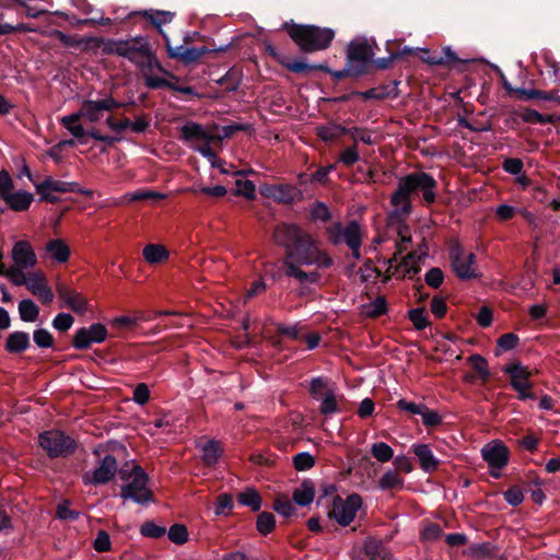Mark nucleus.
Instances as JSON below:
<instances>
[{"label": "nucleus", "mask_w": 560, "mask_h": 560, "mask_svg": "<svg viewBox=\"0 0 560 560\" xmlns=\"http://www.w3.org/2000/svg\"><path fill=\"white\" fill-rule=\"evenodd\" d=\"M273 237L285 248L284 273L300 284H317L322 275L317 270L305 271L303 266L328 269L334 265L332 257L320 248L318 241L296 224H281L275 229Z\"/></svg>", "instance_id": "nucleus-1"}, {"label": "nucleus", "mask_w": 560, "mask_h": 560, "mask_svg": "<svg viewBox=\"0 0 560 560\" xmlns=\"http://www.w3.org/2000/svg\"><path fill=\"white\" fill-rule=\"evenodd\" d=\"M438 182L423 172H412L398 178L397 187L390 196L393 215L406 218L412 212V198L420 196L425 205H432L436 200Z\"/></svg>", "instance_id": "nucleus-2"}, {"label": "nucleus", "mask_w": 560, "mask_h": 560, "mask_svg": "<svg viewBox=\"0 0 560 560\" xmlns=\"http://www.w3.org/2000/svg\"><path fill=\"white\" fill-rule=\"evenodd\" d=\"M285 28L291 39L304 52L324 50L335 38V31L329 27L292 24Z\"/></svg>", "instance_id": "nucleus-3"}, {"label": "nucleus", "mask_w": 560, "mask_h": 560, "mask_svg": "<svg viewBox=\"0 0 560 560\" xmlns=\"http://www.w3.org/2000/svg\"><path fill=\"white\" fill-rule=\"evenodd\" d=\"M148 59L149 60H144L140 66L137 67L143 77L144 84L147 88L151 90L167 88L186 95L195 94V90L192 86H179L172 83L166 78L160 75L163 74L170 79H174L176 81L178 80V78L175 74H173L172 72L167 71L162 67L155 52L152 55V59L150 57Z\"/></svg>", "instance_id": "nucleus-4"}, {"label": "nucleus", "mask_w": 560, "mask_h": 560, "mask_svg": "<svg viewBox=\"0 0 560 560\" xmlns=\"http://www.w3.org/2000/svg\"><path fill=\"white\" fill-rule=\"evenodd\" d=\"M119 477L127 481L120 489L122 499H130L138 504L153 501V492L148 488L149 476L141 466L133 465L130 471L121 469Z\"/></svg>", "instance_id": "nucleus-5"}, {"label": "nucleus", "mask_w": 560, "mask_h": 560, "mask_svg": "<svg viewBox=\"0 0 560 560\" xmlns=\"http://www.w3.org/2000/svg\"><path fill=\"white\" fill-rule=\"evenodd\" d=\"M38 443L49 458L67 457L78 447L74 439L59 430L44 431L38 436Z\"/></svg>", "instance_id": "nucleus-6"}, {"label": "nucleus", "mask_w": 560, "mask_h": 560, "mask_svg": "<svg viewBox=\"0 0 560 560\" xmlns=\"http://www.w3.org/2000/svg\"><path fill=\"white\" fill-rule=\"evenodd\" d=\"M503 372L510 376V385L517 393V399H536L530 382L535 374L533 371L520 362H512L503 368Z\"/></svg>", "instance_id": "nucleus-7"}, {"label": "nucleus", "mask_w": 560, "mask_h": 560, "mask_svg": "<svg viewBox=\"0 0 560 560\" xmlns=\"http://www.w3.org/2000/svg\"><path fill=\"white\" fill-rule=\"evenodd\" d=\"M362 504L363 500L358 493H352L346 499L335 495L332 506L328 511V517L335 520L340 526L346 527L354 521Z\"/></svg>", "instance_id": "nucleus-8"}, {"label": "nucleus", "mask_w": 560, "mask_h": 560, "mask_svg": "<svg viewBox=\"0 0 560 560\" xmlns=\"http://www.w3.org/2000/svg\"><path fill=\"white\" fill-rule=\"evenodd\" d=\"M374 56L373 47L368 40H352L347 48V63L352 77H360L368 72Z\"/></svg>", "instance_id": "nucleus-9"}, {"label": "nucleus", "mask_w": 560, "mask_h": 560, "mask_svg": "<svg viewBox=\"0 0 560 560\" xmlns=\"http://www.w3.org/2000/svg\"><path fill=\"white\" fill-rule=\"evenodd\" d=\"M481 455L488 464L490 476L497 479L500 478L501 470L510 459L509 447L502 441L493 440L482 447Z\"/></svg>", "instance_id": "nucleus-10"}, {"label": "nucleus", "mask_w": 560, "mask_h": 560, "mask_svg": "<svg viewBox=\"0 0 560 560\" xmlns=\"http://www.w3.org/2000/svg\"><path fill=\"white\" fill-rule=\"evenodd\" d=\"M121 106L122 104L113 96L101 100H84L79 108V115L86 122L96 124L104 118L105 113H112Z\"/></svg>", "instance_id": "nucleus-11"}, {"label": "nucleus", "mask_w": 560, "mask_h": 560, "mask_svg": "<svg viewBox=\"0 0 560 560\" xmlns=\"http://www.w3.org/2000/svg\"><path fill=\"white\" fill-rule=\"evenodd\" d=\"M329 242L337 246L345 243L348 247L362 243V229L357 221H351L347 225L341 222H335L326 230Z\"/></svg>", "instance_id": "nucleus-12"}, {"label": "nucleus", "mask_w": 560, "mask_h": 560, "mask_svg": "<svg viewBox=\"0 0 560 560\" xmlns=\"http://www.w3.org/2000/svg\"><path fill=\"white\" fill-rule=\"evenodd\" d=\"M152 46L144 36H135L122 39L120 57L128 59L136 67L140 66L144 60L152 59Z\"/></svg>", "instance_id": "nucleus-13"}, {"label": "nucleus", "mask_w": 560, "mask_h": 560, "mask_svg": "<svg viewBox=\"0 0 560 560\" xmlns=\"http://www.w3.org/2000/svg\"><path fill=\"white\" fill-rule=\"evenodd\" d=\"M452 268L460 280H470L479 277L476 265V255L465 254L460 246H455L450 253Z\"/></svg>", "instance_id": "nucleus-14"}, {"label": "nucleus", "mask_w": 560, "mask_h": 560, "mask_svg": "<svg viewBox=\"0 0 560 560\" xmlns=\"http://www.w3.org/2000/svg\"><path fill=\"white\" fill-rule=\"evenodd\" d=\"M107 328L101 323H94L89 327L79 328L72 338V346L78 350H85L92 343H101L106 340Z\"/></svg>", "instance_id": "nucleus-15"}, {"label": "nucleus", "mask_w": 560, "mask_h": 560, "mask_svg": "<svg viewBox=\"0 0 560 560\" xmlns=\"http://www.w3.org/2000/svg\"><path fill=\"white\" fill-rule=\"evenodd\" d=\"M56 291L59 300L62 302L61 307H68L75 314L83 315L89 311V301L79 291L65 283H57Z\"/></svg>", "instance_id": "nucleus-16"}, {"label": "nucleus", "mask_w": 560, "mask_h": 560, "mask_svg": "<svg viewBox=\"0 0 560 560\" xmlns=\"http://www.w3.org/2000/svg\"><path fill=\"white\" fill-rule=\"evenodd\" d=\"M117 472V459L114 455H106L100 465L92 471L83 475L85 485H105L109 482Z\"/></svg>", "instance_id": "nucleus-17"}, {"label": "nucleus", "mask_w": 560, "mask_h": 560, "mask_svg": "<svg viewBox=\"0 0 560 560\" xmlns=\"http://www.w3.org/2000/svg\"><path fill=\"white\" fill-rule=\"evenodd\" d=\"M77 183L63 182L46 177L43 182L35 185L36 192L40 199L50 203H56L59 198L54 192H73L75 191Z\"/></svg>", "instance_id": "nucleus-18"}, {"label": "nucleus", "mask_w": 560, "mask_h": 560, "mask_svg": "<svg viewBox=\"0 0 560 560\" xmlns=\"http://www.w3.org/2000/svg\"><path fill=\"white\" fill-rule=\"evenodd\" d=\"M167 56L172 59L179 60L186 65L199 60L202 56L212 51H224L225 48L209 49L207 46L202 47H185L184 45L172 47L170 40H166Z\"/></svg>", "instance_id": "nucleus-19"}, {"label": "nucleus", "mask_w": 560, "mask_h": 560, "mask_svg": "<svg viewBox=\"0 0 560 560\" xmlns=\"http://www.w3.org/2000/svg\"><path fill=\"white\" fill-rule=\"evenodd\" d=\"M13 265L21 268H34L37 265V256L31 243L25 240L18 241L11 249Z\"/></svg>", "instance_id": "nucleus-20"}, {"label": "nucleus", "mask_w": 560, "mask_h": 560, "mask_svg": "<svg viewBox=\"0 0 560 560\" xmlns=\"http://www.w3.org/2000/svg\"><path fill=\"white\" fill-rule=\"evenodd\" d=\"M265 51L284 68L294 73H306L317 68L301 60H291L288 57H282L271 43H265Z\"/></svg>", "instance_id": "nucleus-21"}, {"label": "nucleus", "mask_w": 560, "mask_h": 560, "mask_svg": "<svg viewBox=\"0 0 560 560\" xmlns=\"http://www.w3.org/2000/svg\"><path fill=\"white\" fill-rule=\"evenodd\" d=\"M133 14L140 15L143 19H145L159 32V34L163 37L165 43L166 40H168V37L163 32L162 26L164 24H168L172 22L175 15L173 12L150 9L135 12Z\"/></svg>", "instance_id": "nucleus-22"}, {"label": "nucleus", "mask_w": 560, "mask_h": 560, "mask_svg": "<svg viewBox=\"0 0 560 560\" xmlns=\"http://www.w3.org/2000/svg\"><path fill=\"white\" fill-rule=\"evenodd\" d=\"M357 560H392V555L383 542L369 538L364 541L361 555Z\"/></svg>", "instance_id": "nucleus-23"}, {"label": "nucleus", "mask_w": 560, "mask_h": 560, "mask_svg": "<svg viewBox=\"0 0 560 560\" xmlns=\"http://www.w3.org/2000/svg\"><path fill=\"white\" fill-rule=\"evenodd\" d=\"M412 452L424 471L433 472L439 468V460L434 457L428 444H413Z\"/></svg>", "instance_id": "nucleus-24"}, {"label": "nucleus", "mask_w": 560, "mask_h": 560, "mask_svg": "<svg viewBox=\"0 0 560 560\" xmlns=\"http://www.w3.org/2000/svg\"><path fill=\"white\" fill-rule=\"evenodd\" d=\"M85 48H102L104 55L120 57L122 39H104L103 37H84Z\"/></svg>", "instance_id": "nucleus-25"}, {"label": "nucleus", "mask_w": 560, "mask_h": 560, "mask_svg": "<svg viewBox=\"0 0 560 560\" xmlns=\"http://www.w3.org/2000/svg\"><path fill=\"white\" fill-rule=\"evenodd\" d=\"M45 250L52 260L59 264L67 262L71 254L70 247L61 238L49 240L45 245Z\"/></svg>", "instance_id": "nucleus-26"}, {"label": "nucleus", "mask_w": 560, "mask_h": 560, "mask_svg": "<svg viewBox=\"0 0 560 560\" xmlns=\"http://www.w3.org/2000/svg\"><path fill=\"white\" fill-rule=\"evenodd\" d=\"M8 207L16 212L26 211L32 205L34 197L31 192L25 190H19L16 192H11L4 199H2Z\"/></svg>", "instance_id": "nucleus-27"}, {"label": "nucleus", "mask_w": 560, "mask_h": 560, "mask_svg": "<svg viewBox=\"0 0 560 560\" xmlns=\"http://www.w3.org/2000/svg\"><path fill=\"white\" fill-rule=\"evenodd\" d=\"M30 347V336L25 331H13L9 334L4 349L8 353L19 354Z\"/></svg>", "instance_id": "nucleus-28"}, {"label": "nucleus", "mask_w": 560, "mask_h": 560, "mask_svg": "<svg viewBox=\"0 0 560 560\" xmlns=\"http://www.w3.org/2000/svg\"><path fill=\"white\" fill-rule=\"evenodd\" d=\"M180 137L185 141L203 140L211 142L213 136L205 130V128L197 122H187L180 128Z\"/></svg>", "instance_id": "nucleus-29"}, {"label": "nucleus", "mask_w": 560, "mask_h": 560, "mask_svg": "<svg viewBox=\"0 0 560 560\" xmlns=\"http://www.w3.org/2000/svg\"><path fill=\"white\" fill-rule=\"evenodd\" d=\"M295 188L291 185H269L262 190L267 197H271L277 201L289 203L294 199Z\"/></svg>", "instance_id": "nucleus-30"}, {"label": "nucleus", "mask_w": 560, "mask_h": 560, "mask_svg": "<svg viewBox=\"0 0 560 560\" xmlns=\"http://www.w3.org/2000/svg\"><path fill=\"white\" fill-rule=\"evenodd\" d=\"M142 256L148 264L158 265L166 261L170 253L162 244H148L142 249Z\"/></svg>", "instance_id": "nucleus-31"}, {"label": "nucleus", "mask_w": 560, "mask_h": 560, "mask_svg": "<svg viewBox=\"0 0 560 560\" xmlns=\"http://www.w3.org/2000/svg\"><path fill=\"white\" fill-rule=\"evenodd\" d=\"M515 95L522 101L542 100L553 101L560 104V96L555 91H541L537 89H516Z\"/></svg>", "instance_id": "nucleus-32"}, {"label": "nucleus", "mask_w": 560, "mask_h": 560, "mask_svg": "<svg viewBox=\"0 0 560 560\" xmlns=\"http://www.w3.org/2000/svg\"><path fill=\"white\" fill-rule=\"evenodd\" d=\"M201 459L205 465L214 466L223 453V448L219 441L209 440L201 446Z\"/></svg>", "instance_id": "nucleus-33"}, {"label": "nucleus", "mask_w": 560, "mask_h": 560, "mask_svg": "<svg viewBox=\"0 0 560 560\" xmlns=\"http://www.w3.org/2000/svg\"><path fill=\"white\" fill-rule=\"evenodd\" d=\"M80 119L82 116L79 115V110L77 113L63 116L60 119L61 126H63L74 138L81 139L84 136H88V130L84 129L83 125L80 124Z\"/></svg>", "instance_id": "nucleus-34"}, {"label": "nucleus", "mask_w": 560, "mask_h": 560, "mask_svg": "<svg viewBox=\"0 0 560 560\" xmlns=\"http://www.w3.org/2000/svg\"><path fill=\"white\" fill-rule=\"evenodd\" d=\"M237 502L241 505L248 506L253 512H257L261 508V497L255 488H246L237 494Z\"/></svg>", "instance_id": "nucleus-35"}, {"label": "nucleus", "mask_w": 560, "mask_h": 560, "mask_svg": "<svg viewBox=\"0 0 560 560\" xmlns=\"http://www.w3.org/2000/svg\"><path fill=\"white\" fill-rule=\"evenodd\" d=\"M347 133L348 128L336 124L318 126L316 128L317 137L324 142H331L338 139L340 136Z\"/></svg>", "instance_id": "nucleus-36"}, {"label": "nucleus", "mask_w": 560, "mask_h": 560, "mask_svg": "<svg viewBox=\"0 0 560 560\" xmlns=\"http://www.w3.org/2000/svg\"><path fill=\"white\" fill-rule=\"evenodd\" d=\"M425 61L432 66H454L460 60L450 47H445L441 52L431 55Z\"/></svg>", "instance_id": "nucleus-37"}, {"label": "nucleus", "mask_w": 560, "mask_h": 560, "mask_svg": "<svg viewBox=\"0 0 560 560\" xmlns=\"http://www.w3.org/2000/svg\"><path fill=\"white\" fill-rule=\"evenodd\" d=\"M420 271V267L415 262V255L408 254L400 264L395 266L393 275H399L401 278H412Z\"/></svg>", "instance_id": "nucleus-38"}, {"label": "nucleus", "mask_w": 560, "mask_h": 560, "mask_svg": "<svg viewBox=\"0 0 560 560\" xmlns=\"http://www.w3.org/2000/svg\"><path fill=\"white\" fill-rule=\"evenodd\" d=\"M332 390L335 389L329 386L328 381L322 376L313 377L310 381L308 393L315 400H320L328 392Z\"/></svg>", "instance_id": "nucleus-39"}, {"label": "nucleus", "mask_w": 560, "mask_h": 560, "mask_svg": "<svg viewBox=\"0 0 560 560\" xmlns=\"http://www.w3.org/2000/svg\"><path fill=\"white\" fill-rule=\"evenodd\" d=\"M315 497V489L314 487L307 482L304 481L300 488L295 489L293 492V500L296 504L301 506H306L314 500Z\"/></svg>", "instance_id": "nucleus-40"}, {"label": "nucleus", "mask_w": 560, "mask_h": 560, "mask_svg": "<svg viewBox=\"0 0 560 560\" xmlns=\"http://www.w3.org/2000/svg\"><path fill=\"white\" fill-rule=\"evenodd\" d=\"M19 313L23 322L33 323L39 315V308L32 300L25 299L19 303Z\"/></svg>", "instance_id": "nucleus-41"}, {"label": "nucleus", "mask_w": 560, "mask_h": 560, "mask_svg": "<svg viewBox=\"0 0 560 560\" xmlns=\"http://www.w3.org/2000/svg\"><path fill=\"white\" fill-rule=\"evenodd\" d=\"M378 487L382 490L401 489L404 479L398 471L388 470L378 480Z\"/></svg>", "instance_id": "nucleus-42"}, {"label": "nucleus", "mask_w": 560, "mask_h": 560, "mask_svg": "<svg viewBox=\"0 0 560 560\" xmlns=\"http://www.w3.org/2000/svg\"><path fill=\"white\" fill-rule=\"evenodd\" d=\"M319 405V412L323 416H331L340 411L339 402L336 396V392H328L325 397H323Z\"/></svg>", "instance_id": "nucleus-43"}, {"label": "nucleus", "mask_w": 560, "mask_h": 560, "mask_svg": "<svg viewBox=\"0 0 560 560\" xmlns=\"http://www.w3.org/2000/svg\"><path fill=\"white\" fill-rule=\"evenodd\" d=\"M407 317L417 330H423L430 325L429 316L424 307L409 310Z\"/></svg>", "instance_id": "nucleus-44"}, {"label": "nucleus", "mask_w": 560, "mask_h": 560, "mask_svg": "<svg viewBox=\"0 0 560 560\" xmlns=\"http://www.w3.org/2000/svg\"><path fill=\"white\" fill-rule=\"evenodd\" d=\"M234 195L244 197L247 200H254L256 198V186L249 179L237 178L235 180Z\"/></svg>", "instance_id": "nucleus-45"}, {"label": "nucleus", "mask_w": 560, "mask_h": 560, "mask_svg": "<svg viewBox=\"0 0 560 560\" xmlns=\"http://www.w3.org/2000/svg\"><path fill=\"white\" fill-rule=\"evenodd\" d=\"M371 454L376 460L387 463L393 458L394 451L387 443L376 442L371 446Z\"/></svg>", "instance_id": "nucleus-46"}, {"label": "nucleus", "mask_w": 560, "mask_h": 560, "mask_svg": "<svg viewBox=\"0 0 560 560\" xmlns=\"http://www.w3.org/2000/svg\"><path fill=\"white\" fill-rule=\"evenodd\" d=\"M275 526L276 521L272 513L264 511L257 516L256 528L261 535L267 536L275 529Z\"/></svg>", "instance_id": "nucleus-47"}, {"label": "nucleus", "mask_w": 560, "mask_h": 560, "mask_svg": "<svg viewBox=\"0 0 560 560\" xmlns=\"http://www.w3.org/2000/svg\"><path fill=\"white\" fill-rule=\"evenodd\" d=\"M468 361L471 364L472 369L478 373L480 380L483 382L488 381L490 377V372L488 368V361L480 354H471L468 357Z\"/></svg>", "instance_id": "nucleus-48"}, {"label": "nucleus", "mask_w": 560, "mask_h": 560, "mask_svg": "<svg viewBox=\"0 0 560 560\" xmlns=\"http://www.w3.org/2000/svg\"><path fill=\"white\" fill-rule=\"evenodd\" d=\"M292 463H293V467L295 468V470L305 471V470L313 468L315 466L316 460L312 454H310L307 452H302V453L295 454L292 457Z\"/></svg>", "instance_id": "nucleus-49"}, {"label": "nucleus", "mask_w": 560, "mask_h": 560, "mask_svg": "<svg viewBox=\"0 0 560 560\" xmlns=\"http://www.w3.org/2000/svg\"><path fill=\"white\" fill-rule=\"evenodd\" d=\"M28 268H21L19 266L12 265L8 269L3 271V276L7 277L14 285H26L27 276L24 273V270Z\"/></svg>", "instance_id": "nucleus-50"}, {"label": "nucleus", "mask_w": 560, "mask_h": 560, "mask_svg": "<svg viewBox=\"0 0 560 560\" xmlns=\"http://www.w3.org/2000/svg\"><path fill=\"white\" fill-rule=\"evenodd\" d=\"M360 281L362 283L374 281L381 276L378 268L374 266L371 259H366L363 265L359 268Z\"/></svg>", "instance_id": "nucleus-51"}, {"label": "nucleus", "mask_w": 560, "mask_h": 560, "mask_svg": "<svg viewBox=\"0 0 560 560\" xmlns=\"http://www.w3.org/2000/svg\"><path fill=\"white\" fill-rule=\"evenodd\" d=\"M233 509V497L230 493H221L214 504L215 515H229Z\"/></svg>", "instance_id": "nucleus-52"}, {"label": "nucleus", "mask_w": 560, "mask_h": 560, "mask_svg": "<svg viewBox=\"0 0 560 560\" xmlns=\"http://www.w3.org/2000/svg\"><path fill=\"white\" fill-rule=\"evenodd\" d=\"M168 539L177 545H183L188 540V530L187 527L183 524H174L170 527Z\"/></svg>", "instance_id": "nucleus-53"}, {"label": "nucleus", "mask_w": 560, "mask_h": 560, "mask_svg": "<svg viewBox=\"0 0 560 560\" xmlns=\"http://www.w3.org/2000/svg\"><path fill=\"white\" fill-rule=\"evenodd\" d=\"M360 160V154L357 144H352L340 152L338 162L345 166L350 167Z\"/></svg>", "instance_id": "nucleus-54"}, {"label": "nucleus", "mask_w": 560, "mask_h": 560, "mask_svg": "<svg viewBox=\"0 0 560 560\" xmlns=\"http://www.w3.org/2000/svg\"><path fill=\"white\" fill-rule=\"evenodd\" d=\"M140 533L144 537L160 538L165 535L166 528L163 526L156 525L152 521H147L141 525Z\"/></svg>", "instance_id": "nucleus-55"}, {"label": "nucleus", "mask_w": 560, "mask_h": 560, "mask_svg": "<svg viewBox=\"0 0 560 560\" xmlns=\"http://www.w3.org/2000/svg\"><path fill=\"white\" fill-rule=\"evenodd\" d=\"M521 118L524 122L528 124H547L551 122L552 118L551 116H545L540 114L539 112L530 108H526L522 114Z\"/></svg>", "instance_id": "nucleus-56"}, {"label": "nucleus", "mask_w": 560, "mask_h": 560, "mask_svg": "<svg viewBox=\"0 0 560 560\" xmlns=\"http://www.w3.org/2000/svg\"><path fill=\"white\" fill-rule=\"evenodd\" d=\"M347 135L351 136V138L353 140V144H357V145H358L359 141H361L365 144L374 143V140L372 139L371 131H369L368 129H364V128H360V127L348 128Z\"/></svg>", "instance_id": "nucleus-57"}, {"label": "nucleus", "mask_w": 560, "mask_h": 560, "mask_svg": "<svg viewBox=\"0 0 560 560\" xmlns=\"http://www.w3.org/2000/svg\"><path fill=\"white\" fill-rule=\"evenodd\" d=\"M358 95L363 100H385L392 96L387 86L372 88L364 92H358Z\"/></svg>", "instance_id": "nucleus-58"}, {"label": "nucleus", "mask_w": 560, "mask_h": 560, "mask_svg": "<svg viewBox=\"0 0 560 560\" xmlns=\"http://www.w3.org/2000/svg\"><path fill=\"white\" fill-rule=\"evenodd\" d=\"M422 417V423L427 428L438 427L442 423V417L438 411L430 409L427 405L422 408L420 413Z\"/></svg>", "instance_id": "nucleus-59"}, {"label": "nucleus", "mask_w": 560, "mask_h": 560, "mask_svg": "<svg viewBox=\"0 0 560 560\" xmlns=\"http://www.w3.org/2000/svg\"><path fill=\"white\" fill-rule=\"evenodd\" d=\"M46 284L47 279L42 271L33 272L27 276L26 288L33 295Z\"/></svg>", "instance_id": "nucleus-60"}, {"label": "nucleus", "mask_w": 560, "mask_h": 560, "mask_svg": "<svg viewBox=\"0 0 560 560\" xmlns=\"http://www.w3.org/2000/svg\"><path fill=\"white\" fill-rule=\"evenodd\" d=\"M70 502L65 500L60 504H58L56 510V515L59 520L62 521H77L80 516L79 511H74L70 509Z\"/></svg>", "instance_id": "nucleus-61"}, {"label": "nucleus", "mask_w": 560, "mask_h": 560, "mask_svg": "<svg viewBox=\"0 0 560 560\" xmlns=\"http://www.w3.org/2000/svg\"><path fill=\"white\" fill-rule=\"evenodd\" d=\"M33 339L39 348H51L55 341L52 335L44 328L36 329Z\"/></svg>", "instance_id": "nucleus-62"}, {"label": "nucleus", "mask_w": 560, "mask_h": 560, "mask_svg": "<svg viewBox=\"0 0 560 560\" xmlns=\"http://www.w3.org/2000/svg\"><path fill=\"white\" fill-rule=\"evenodd\" d=\"M430 310L436 319H442L447 313V304L444 298L433 296L430 302Z\"/></svg>", "instance_id": "nucleus-63"}, {"label": "nucleus", "mask_w": 560, "mask_h": 560, "mask_svg": "<svg viewBox=\"0 0 560 560\" xmlns=\"http://www.w3.org/2000/svg\"><path fill=\"white\" fill-rule=\"evenodd\" d=\"M74 323V318L69 313H59L52 320V327L59 331H67Z\"/></svg>", "instance_id": "nucleus-64"}]
</instances>
